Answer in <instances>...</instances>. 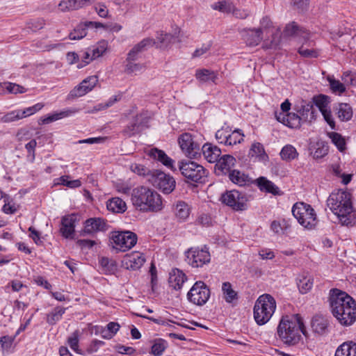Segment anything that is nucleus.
I'll list each match as a JSON object with an SVG mask.
<instances>
[{
	"label": "nucleus",
	"mask_w": 356,
	"mask_h": 356,
	"mask_svg": "<svg viewBox=\"0 0 356 356\" xmlns=\"http://www.w3.org/2000/svg\"><path fill=\"white\" fill-rule=\"evenodd\" d=\"M330 305L333 316L344 326L356 321V301L348 293L337 289L330 292Z\"/></svg>",
	"instance_id": "1"
},
{
	"label": "nucleus",
	"mask_w": 356,
	"mask_h": 356,
	"mask_svg": "<svg viewBox=\"0 0 356 356\" xmlns=\"http://www.w3.org/2000/svg\"><path fill=\"white\" fill-rule=\"evenodd\" d=\"M327 204L342 225H356V211L353 206L351 193L343 190L334 191L327 198Z\"/></svg>",
	"instance_id": "2"
},
{
	"label": "nucleus",
	"mask_w": 356,
	"mask_h": 356,
	"mask_svg": "<svg viewBox=\"0 0 356 356\" xmlns=\"http://www.w3.org/2000/svg\"><path fill=\"white\" fill-rule=\"evenodd\" d=\"M306 335V329L299 315L283 316L277 327V335L284 343L295 345L299 342L301 334Z\"/></svg>",
	"instance_id": "3"
},
{
	"label": "nucleus",
	"mask_w": 356,
	"mask_h": 356,
	"mask_svg": "<svg viewBox=\"0 0 356 356\" xmlns=\"http://www.w3.org/2000/svg\"><path fill=\"white\" fill-rule=\"evenodd\" d=\"M131 201L136 209L145 212H158L163 207L161 196L156 191L145 186L133 190Z\"/></svg>",
	"instance_id": "4"
},
{
	"label": "nucleus",
	"mask_w": 356,
	"mask_h": 356,
	"mask_svg": "<svg viewBox=\"0 0 356 356\" xmlns=\"http://www.w3.org/2000/svg\"><path fill=\"white\" fill-rule=\"evenodd\" d=\"M276 309V301L270 294L260 296L254 306V318L258 325L266 324L271 318Z\"/></svg>",
	"instance_id": "5"
},
{
	"label": "nucleus",
	"mask_w": 356,
	"mask_h": 356,
	"mask_svg": "<svg viewBox=\"0 0 356 356\" xmlns=\"http://www.w3.org/2000/svg\"><path fill=\"white\" fill-rule=\"evenodd\" d=\"M291 211L298 222L305 228L312 229L317 225L316 214L311 205L297 202L293 206Z\"/></svg>",
	"instance_id": "6"
},
{
	"label": "nucleus",
	"mask_w": 356,
	"mask_h": 356,
	"mask_svg": "<svg viewBox=\"0 0 356 356\" xmlns=\"http://www.w3.org/2000/svg\"><path fill=\"white\" fill-rule=\"evenodd\" d=\"M110 241L117 252H126L136 244L138 236L131 231H115L111 233Z\"/></svg>",
	"instance_id": "7"
},
{
	"label": "nucleus",
	"mask_w": 356,
	"mask_h": 356,
	"mask_svg": "<svg viewBox=\"0 0 356 356\" xmlns=\"http://www.w3.org/2000/svg\"><path fill=\"white\" fill-rule=\"evenodd\" d=\"M178 169L188 181L199 182L207 176L204 168L194 161H179Z\"/></svg>",
	"instance_id": "8"
},
{
	"label": "nucleus",
	"mask_w": 356,
	"mask_h": 356,
	"mask_svg": "<svg viewBox=\"0 0 356 356\" xmlns=\"http://www.w3.org/2000/svg\"><path fill=\"white\" fill-rule=\"evenodd\" d=\"M222 203L235 211H244L248 208V196L236 190L227 191L220 198Z\"/></svg>",
	"instance_id": "9"
},
{
	"label": "nucleus",
	"mask_w": 356,
	"mask_h": 356,
	"mask_svg": "<svg viewBox=\"0 0 356 356\" xmlns=\"http://www.w3.org/2000/svg\"><path fill=\"white\" fill-rule=\"evenodd\" d=\"M149 183L164 194L171 193L175 188L176 181L174 177L159 170H154Z\"/></svg>",
	"instance_id": "10"
},
{
	"label": "nucleus",
	"mask_w": 356,
	"mask_h": 356,
	"mask_svg": "<svg viewBox=\"0 0 356 356\" xmlns=\"http://www.w3.org/2000/svg\"><path fill=\"white\" fill-rule=\"evenodd\" d=\"M211 292L207 285L202 281L196 282L187 293L190 302L202 306L210 298Z\"/></svg>",
	"instance_id": "11"
},
{
	"label": "nucleus",
	"mask_w": 356,
	"mask_h": 356,
	"mask_svg": "<svg viewBox=\"0 0 356 356\" xmlns=\"http://www.w3.org/2000/svg\"><path fill=\"white\" fill-rule=\"evenodd\" d=\"M186 261L193 268L202 267L211 261V255L208 249L191 248L186 252Z\"/></svg>",
	"instance_id": "12"
},
{
	"label": "nucleus",
	"mask_w": 356,
	"mask_h": 356,
	"mask_svg": "<svg viewBox=\"0 0 356 356\" xmlns=\"http://www.w3.org/2000/svg\"><path fill=\"white\" fill-rule=\"evenodd\" d=\"M178 143L186 156L190 159H195L200 155V145L194 140L191 134H182L178 138Z\"/></svg>",
	"instance_id": "13"
},
{
	"label": "nucleus",
	"mask_w": 356,
	"mask_h": 356,
	"mask_svg": "<svg viewBox=\"0 0 356 356\" xmlns=\"http://www.w3.org/2000/svg\"><path fill=\"white\" fill-rule=\"evenodd\" d=\"M108 225L106 221L101 218H91L86 220L84 222V227L81 231V236H92L99 232L107 230Z\"/></svg>",
	"instance_id": "14"
},
{
	"label": "nucleus",
	"mask_w": 356,
	"mask_h": 356,
	"mask_svg": "<svg viewBox=\"0 0 356 356\" xmlns=\"http://www.w3.org/2000/svg\"><path fill=\"white\" fill-rule=\"evenodd\" d=\"M242 40L249 47H256L264 42V35L257 28L243 29L240 31Z\"/></svg>",
	"instance_id": "15"
},
{
	"label": "nucleus",
	"mask_w": 356,
	"mask_h": 356,
	"mask_svg": "<svg viewBox=\"0 0 356 356\" xmlns=\"http://www.w3.org/2000/svg\"><path fill=\"white\" fill-rule=\"evenodd\" d=\"M98 82L96 76H90L83 80L71 92L70 95L74 97H82L91 91Z\"/></svg>",
	"instance_id": "16"
},
{
	"label": "nucleus",
	"mask_w": 356,
	"mask_h": 356,
	"mask_svg": "<svg viewBox=\"0 0 356 356\" xmlns=\"http://www.w3.org/2000/svg\"><path fill=\"white\" fill-rule=\"evenodd\" d=\"M145 261V259L143 253L132 252L124 256L122 264L127 269L136 270L139 269L144 264Z\"/></svg>",
	"instance_id": "17"
},
{
	"label": "nucleus",
	"mask_w": 356,
	"mask_h": 356,
	"mask_svg": "<svg viewBox=\"0 0 356 356\" xmlns=\"http://www.w3.org/2000/svg\"><path fill=\"white\" fill-rule=\"evenodd\" d=\"M172 211L176 220L179 222H184L189 218L191 207L187 202L179 200L173 204Z\"/></svg>",
	"instance_id": "18"
},
{
	"label": "nucleus",
	"mask_w": 356,
	"mask_h": 356,
	"mask_svg": "<svg viewBox=\"0 0 356 356\" xmlns=\"http://www.w3.org/2000/svg\"><path fill=\"white\" fill-rule=\"evenodd\" d=\"M155 44V40L150 38H144L136 44L127 54V60H138L140 54Z\"/></svg>",
	"instance_id": "19"
},
{
	"label": "nucleus",
	"mask_w": 356,
	"mask_h": 356,
	"mask_svg": "<svg viewBox=\"0 0 356 356\" xmlns=\"http://www.w3.org/2000/svg\"><path fill=\"white\" fill-rule=\"evenodd\" d=\"M77 220L75 214H70L63 217L60 231L66 238H73L74 236L75 222Z\"/></svg>",
	"instance_id": "20"
},
{
	"label": "nucleus",
	"mask_w": 356,
	"mask_h": 356,
	"mask_svg": "<svg viewBox=\"0 0 356 356\" xmlns=\"http://www.w3.org/2000/svg\"><path fill=\"white\" fill-rule=\"evenodd\" d=\"M147 154L151 158L161 162L163 165L171 170L172 172H176L177 170V168L175 166V161L170 158L164 151L157 148H152L149 150Z\"/></svg>",
	"instance_id": "21"
},
{
	"label": "nucleus",
	"mask_w": 356,
	"mask_h": 356,
	"mask_svg": "<svg viewBox=\"0 0 356 356\" xmlns=\"http://www.w3.org/2000/svg\"><path fill=\"white\" fill-rule=\"evenodd\" d=\"M282 41V33L279 26L272 29L268 35H264L263 48L277 49Z\"/></svg>",
	"instance_id": "22"
},
{
	"label": "nucleus",
	"mask_w": 356,
	"mask_h": 356,
	"mask_svg": "<svg viewBox=\"0 0 356 356\" xmlns=\"http://www.w3.org/2000/svg\"><path fill=\"white\" fill-rule=\"evenodd\" d=\"M275 117L277 121L290 128L298 129L301 126L302 118L296 113H289L286 114L280 113L276 114Z\"/></svg>",
	"instance_id": "23"
},
{
	"label": "nucleus",
	"mask_w": 356,
	"mask_h": 356,
	"mask_svg": "<svg viewBox=\"0 0 356 356\" xmlns=\"http://www.w3.org/2000/svg\"><path fill=\"white\" fill-rule=\"evenodd\" d=\"M283 34L284 37H300L305 42L309 38V33L307 31L300 28L294 22L286 25Z\"/></svg>",
	"instance_id": "24"
},
{
	"label": "nucleus",
	"mask_w": 356,
	"mask_h": 356,
	"mask_svg": "<svg viewBox=\"0 0 356 356\" xmlns=\"http://www.w3.org/2000/svg\"><path fill=\"white\" fill-rule=\"evenodd\" d=\"M236 159L229 154H225L220 157L216 164V170L222 174H227L231 172V169L234 167Z\"/></svg>",
	"instance_id": "25"
},
{
	"label": "nucleus",
	"mask_w": 356,
	"mask_h": 356,
	"mask_svg": "<svg viewBox=\"0 0 356 356\" xmlns=\"http://www.w3.org/2000/svg\"><path fill=\"white\" fill-rule=\"evenodd\" d=\"M202 151L204 159L209 163L217 162L221 154V149L211 143H205L202 147Z\"/></svg>",
	"instance_id": "26"
},
{
	"label": "nucleus",
	"mask_w": 356,
	"mask_h": 356,
	"mask_svg": "<svg viewBox=\"0 0 356 356\" xmlns=\"http://www.w3.org/2000/svg\"><path fill=\"white\" fill-rule=\"evenodd\" d=\"M186 280V275L181 270L175 268L170 273L168 282L170 286L175 290H179Z\"/></svg>",
	"instance_id": "27"
},
{
	"label": "nucleus",
	"mask_w": 356,
	"mask_h": 356,
	"mask_svg": "<svg viewBox=\"0 0 356 356\" xmlns=\"http://www.w3.org/2000/svg\"><path fill=\"white\" fill-rule=\"evenodd\" d=\"M296 111L301 115L302 120H312L314 118V105L312 102L301 100L296 106Z\"/></svg>",
	"instance_id": "28"
},
{
	"label": "nucleus",
	"mask_w": 356,
	"mask_h": 356,
	"mask_svg": "<svg viewBox=\"0 0 356 356\" xmlns=\"http://www.w3.org/2000/svg\"><path fill=\"white\" fill-rule=\"evenodd\" d=\"M262 192L272 193L273 195L279 194V188L274 183L268 180L265 177H260L253 181Z\"/></svg>",
	"instance_id": "29"
},
{
	"label": "nucleus",
	"mask_w": 356,
	"mask_h": 356,
	"mask_svg": "<svg viewBox=\"0 0 356 356\" xmlns=\"http://www.w3.org/2000/svg\"><path fill=\"white\" fill-rule=\"evenodd\" d=\"M195 78L200 83L212 82L216 83L218 79L217 72L208 69H197L195 72Z\"/></svg>",
	"instance_id": "30"
},
{
	"label": "nucleus",
	"mask_w": 356,
	"mask_h": 356,
	"mask_svg": "<svg viewBox=\"0 0 356 356\" xmlns=\"http://www.w3.org/2000/svg\"><path fill=\"white\" fill-rule=\"evenodd\" d=\"M229 178L234 184L240 186L250 185L253 182L248 175L236 170L229 172Z\"/></svg>",
	"instance_id": "31"
},
{
	"label": "nucleus",
	"mask_w": 356,
	"mask_h": 356,
	"mask_svg": "<svg viewBox=\"0 0 356 356\" xmlns=\"http://www.w3.org/2000/svg\"><path fill=\"white\" fill-rule=\"evenodd\" d=\"M335 356H356V343L353 341L343 343L337 348Z\"/></svg>",
	"instance_id": "32"
},
{
	"label": "nucleus",
	"mask_w": 356,
	"mask_h": 356,
	"mask_svg": "<svg viewBox=\"0 0 356 356\" xmlns=\"http://www.w3.org/2000/svg\"><path fill=\"white\" fill-rule=\"evenodd\" d=\"M129 169L138 176L145 178L149 182L151 180L152 175H154V170H149L144 165L140 163H131L129 166Z\"/></svg>",
	"instance_id": "33"
},
{
	"label": "nucleus",
	"mask_w": 356,
	"mask_h": 356,
	"mask_svg": "<svg viewBox=\"0 0 356 356\" xmlns=\"http://www.w3.org/2000/svg\"><path fill=\"white\" fill-rule=\"evenodd\" d=\"M77 111H78L76 109H66L60 112H56L42 119V124H49L52 122L69 117L76 113Z\"/></svg>",
	"instance_id": "34"
},
{
	"label": "nucleus",
	"mask_w": 356,
	"mask_h": 356,
	"mask_svg": "<svg viewBox=\"0 0 356 356\" xmlns=\"http://www.w3.org/2000/svg\"><path fill=\"white\" fill-rule=\"evenodd\" d=\"M338 118L341 121H348L353 117V109L351 106L346 103H340L336 108Z\"/></svg>",
	"instance_id": "35"
},
{
	"label": "nucleus",
	"mask_w": 356,
	"mask_h": 356,
	"mask_svg": "<svg viewBox=\"0 0 356 356\" xmlns=\"http://www.w3.org/2000/svg\"><path fill=\"white\" fill-rule=\"evenodd\" d=\"M222 291L223 298L228 303H232L234 300L238 299L237 293L232 289V286L229 282L222 283Z\"/></svg>",
	"instance_id": "36"
},
{
	"label": "nucleus",
	"mask_w": 356,
	"mask_h": 356,
	"mask_svg": "<svg viewBox=\"0 0 356 356\" xmlns=\"http://www.w3.org/2000/svg\"><path fill=\"white\" fill-rule=\"evenodd\" d=\"M313 278L308 275H302L298 279L297 285L300 292L302 294L309 292L313 286Z\"/></svg>",
	"instance_id": "37"
},
{
	"label": "nucleus",
	"mask_w": 356,
	"mask_h": 356,
	"mask_svg": "<svg viewBox=\"0 0 356 356\" xmlns=\"http://www.w3.org/2000/svg\"><path fill=\"white\" fill-rule=\"evenodd\" d=\"M156 38V42L159 44V47H167L177 40V37L170 33H165L163 31L157 32Z\"/></svg>",
	"instance_id": "38"
},
{
	"label": "nucleus",
	"mask_w": 356,
	"mask_h": 356,
	"mask_svg": "<svg viewBox=\"0 0 356 356\" xmlns=\"http://www.w3.org/2000/svg\"><path fill=\"white\" fill-rule=\"evenodd\" d=\"M107 209L114 213H122L126 210L125 202L119 197H113L107 202Z\"/></svg>",
	"instance_id": "39"
},
{
	"label": "nucleus",
	"mask_w": 356,
	"mask_h": 356,
	"mask_svg": "<svg viewBox=\"0 0 356 356\" xmlns=\"http://www.w3.org/2000/svg\"><path fill=\"white\" fill-rule=\"evenodd\" d=\"M234 4L229 0H220L211 5L212 9L221 13L230 14L234 9Z\"/></svg>",
	"instance_id": "40"
},
{
	"label": "nucleus",
	"mask_w": 356,
	"mask_h": 356,
	"mask_svg": "<svg viewBox=\"0 0 356 356\" xmlns=\"http://www.w3.org/2000/svg\"><path fill=\"white\" fill-rule=\"evenodd\" d=\"M280 156L282 160L290 161L298 156L296 149L291 145L284 146L280 152Z\"/></svg>",
	"instance_id": "41"
},
{
	"label": "nucleus",
	"mask_w": 356,
	"mask_h": 356,
	"mask_svg": "<svg viewBox=\"0 0 356 356\" xmlns=\"http://www.w3.org/2000/svg\"><path fill=\"white\" fill-rule=\"evenodd\" d=\"M243 137L244 134L241 129H236L234 131L229 129L227 142H226L225 145L232 146L241 143L243 140Z\"/></svg>",
	"instance_id": "42"
},
{
	"label": "nucleus",
	"mask_w": 356,
	"mask_h": 356,
	"mask_svg": "<svg viewBox=\"0 0 356 356\" xmlns=\"http://www.w3.org/2000/svg\"><path fill=\"white\" fill-rule=\"evenodd\" d=\"M277 27L268 16H264L259 22V27L257 28L261 33L268 35L270 31Z\"/></svg>",
	"instance_id": "43"
},
{
	"label": "nucleus",
	"mask_w": 356,
	"mask_h": 356,
	"mask_svg": "<svg viewBox=\"0 0 356 356\" xmlns=\"http://www.w3.org/2000/svg\"><path fill=\"white\" fill-rule=\"evenodd\" d=\"M330 98L325 95H319L313 97V104H314L321 112L330 109Z\"/></svg>",
	"instance_id": "44"
},
{
	"label": "nucleus",
	"mask_w": 356,
	"mask_h": 356,
	"mask_svg": "<svg viewBox=\"0 0 356 356\" xmlns=\"http://www.w3.org/2000/svg\"><path fill=\"white\" fill-rule=\"evenodd\" d=\"M248 156L250 157H259L260 159H265L267 157L265 154L264 148L260 143H254L250 149Z\"/></svg>",
	"instance_id": "45"
},
{
	"label": "nucleus",
	"mask_w": 356,
	"mask_h": 356,
	"mask_svg": "<svg viewBox=\"0 0 356 356\" xmlns=\"http://www.w3.org/2000/svg\"><path fill=\"white\" fill-rule=\"evenodd\" d=\"M66 309L63 307H55L54 310L47 315V322L49 325H55L59 321L65 314Z\"/></svg>",
	"instance_id": "46"
},
{
	"label": "nucleus",
	"mask_w": 356,
	"mask_h": 356,
	"mask_svg": "<svg viewBox=\"0 0 356 356\" xmlns=\"http://www.w3.org/2000/svg\"><path fill=\"white\" fill-rule=\"evenodd\" d=\"M108 46L106 40H101L96 45L89 48L92 52V57L96 59L102 56L107 51Z\"/></svg>",
	"instance_id": "47"
},
{
	"label": "nucleus",
	"mask_w": 356,
	"mask_h": 356,
	"mask_svg": "<svg viewBox=\"0 0 356 356\" xmlns=\"http://www.w3.org/2000/svg\"><path fill=\"white\" fill-rule=\"evenodd\" d=\"M312 327L315 332L323 334L327 330V323L324 318L316 317L312 320Z\"/></svg>",
	"instance_id": "48"
},
{
	"label": "nucleus",
	"mask_w": 356,
	"mask_h": 356,
	"mask_svg": "<svg viewBox=\"0 0 356 356\" xmlns=\"http://www.w3.org/2000/svg\"><path fill=\"white\" fill-rule=\"evenodd\" d=\"M87 26H85V22L79 24L74 30L69 34L70 40H80L87 35L86 29Z\"/></svg>",
	"instance_id": "49"
},
{
	"label": "nucleus",
	"mask_w": 356,
	"mask_h": 356,
	"mask_svg": "<svg viewBox=\"0 0 356 356\" xmlns=\"http://www.w3.org/2000/svg\"><path fill=\"white\" fill-rule=\"evenodd\" d=\"M167 347V343L165 340L157 339L154 341L151 348V354L154 356H160L163 354Z\"/></svg>",
	"instance_id": "50"
},
{
	"label": "nucleus",
	"mask_w": 356,
	"mask_h": 356,
	"mask_svg": "<svg viewBox=\"0 0 356 356\" xmlns=\"http://www.w3.org/2000/svg\"><path fill=\"white\" fill-rule=\"evenodd\" d=\"M99 264L103 270L106 273H113L117 268V265L115 261L109 259L108 257H102L99 259Z\"/></svg>",
	"instance_id": "51"
},
{
	"label": "nucleus",
	"mask_w": 356,
	"mask_h": 356,
	"mask_svg": "<svg viewBox=\"0 0 356 356\" xmlns=\"http://www.w3.org/2000/svg\"><path fill=\"white\" fill-rule=\"evenodd\" d=\"M329 137L340 152H343L346 149V141L341 134L331 132L329 134Z\"/></svg>",
	"instance_id": "52"
},
{
	"label": "nucleus",
	"mask_w": 356,
	"mask_h": 356,
	"mask_svg": "<svg viewBox=\"0 0 356 356\" xmlns=\"http://www.w3.org/2000/svg\"><path fill=\"white\" fill-rule=\"evenodd\" d=\"M22 119L21 115V110H15L6 113L3 115L0 121L3 123H9Z\"/></svg>",
	"instance_id": "53"
},
{
	"label": "nucleus",
	"mask_w": 356,
	"mask_h": 356,
	"mask_svg": "<svg viewBox=\"0 0 356 356\" xmlns=\"http://www.w3.org/2000/svg\"><path fill=\"white\" fill-rule=\"evenodd\" d=\"M15 338L16 335H6L0 337V345L3 354L5 352H8L11 348Z\"/></svg>",
	"instance_id": "54"
},
{
	"label": "nucleus",
	"mask_w": 356,
	"mask_h": 356,
	"mask_svg": "<svg viewBox=\"0 0 356 356\" xmlns=\"http://www.w3.org/2000/svg\"><path fill=\"white\" fill-rule=\"evenodd\" d=\"M136 60H127V64L125 65V72L127 74L136 73L141 71L145 68V65L141 63H134Z\"/></svg>",
	"instance_id": "55"
},
{
	"label": "nucleus",
	"mask_w": 356,
	"mask_h": 356,
	"mask_svg": "<svg viewBox=\"0 0 356 356\" xmlns=\"http://www.w3.org/2000/svg\"><path fill=\"white\" fill-rule=\"evenodd\" d=\"M298 53L301 56L305 58H316L318 56V53L314 49L308 48L305 46V44H302L298 49Z\"/></svg>",
	"instance_id": "56"
},
{
	"label": "nucleus",
	"mask_w": 356,
	"mask_h": 356,
	"mask_svg": "<svg viewBox=\"0 0 356 356\" xmlns=\"http://www.w3.org/2000/svg\"><path fill=\"white\" fill-rule=\"evenodd\" d=\"M58 7L63 12L78 10L76 0H62L58 4Z\"/></svg>",
	"instance_id": "57"
},
{
	"label": "nucleus",
	"mask_w": 356,
	"mask_h": 356,
	"mask_svg": "<svg viewBox=\"0 0 356 356\" xmlns=\"http://www.w3.org/2000/svg\"><path fill=\"white\" fill-rule=\"evenodd\" d=\"M43 103H38L33 106L28 107L24 110H21L22 118H24L26 117L30 116L36 112L39 111L44 107Z\"/></svg>",
	"instance_id": "58"
},
{
	"label": "nucleus",
	"mask_w": 356,
	"mask_h": 356,
	"mask_svg": "<svg viewBox=\"0 0 356 356\" xmlns=\"http://www.w3.org/2000/svg\"><path fill=\"white\" fill-rule=\"evenodd\" d=\"M80 58L81 59V62L77 65L78 68H82L86 65L89 64L92 60H95L92 57V52L90 49H88L86 51H83L80 55Z\"/></svg>",
	"instance_id": "59"
},
{
	"label": "nucleus",
	"mask_w": 356,
	"mask_h": 356,
	"mask_svg": "<svg viewBox=\"0 0 356 356\" xmlns=\"http://www.w3.org/2000/svg\"><path fill=\"white\" fill-rule=\"evenodd\" d=\"M229 127H222L220 129L218 130L216 133V138L219 143L225 145L226 142H227V137L229 132Z\"/></svg>",
	"instance_id": "60"
},
{
	"label": "nucleus",
	"mask_w": 356,
	"mask_h": 356,
	"mask_svg": "<svg viewBox=\"0 0 356 356\" xmlns=\"http://www.w3.org/2000/svg\"><path fill=\"white\" fill-rule=\"evenodd\" d=\"M328 81L330 83V88L334 92H338L341 94L345 91L346 88L344 84L341 83L339 81L331 78H328Z\"/></svg>",
	"instance_id": "61"
},
{
	"label": "nucleus",
	"mask_w": 356,
	"mask_h": 356,
	"mask_svg": "<svg viewBox=\"0 0 356 356\" xmlns=\"http://www.w3.org/2000/svg\"><path fill=\"white\" fill-rule=\"evenodd\" d=\"M6 90L13 94H22L26 92V89L22 86L17 83H8L6 86Z\"/></svg>",
	"instance_id": "62"
},
{
	"label": "nucleus",
	"mask_w": 356,
	"mask_h": 356,
	"mask_svg": "<svg viewBox=\"0 0 356 356\" xmlns=\"http://www.w3.org/2000/svg\"><path fill=\"white\" fill-rule=\"evenodd\" d=\"M316 148L314 152V158L321 159L327 154L328 149L327 147L322 143H317Z\"/></svg>",
	"instance_id": "63"
},
{
	"label": "nucleus",
	"mask_w": 356,
	"mask_h": 356,
	"mask_svg": "<svg viewBox=\"0 0 356 356\" xmlns=\"http://www.w3.org/2000/svg\"><path fill=\"white\" fill-rule=\"evenodd\" d=\"M342 79L344 83L356 86V73L353 72H346L343 73Z\"/></svg>",
	"instance_id": "64"
}]
</instances>
